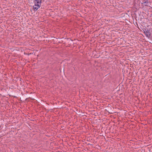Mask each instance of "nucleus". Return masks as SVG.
Wrapping results in <instances>:
<instances>
[{
  "mask_svg": "<svg viewBox=\"0 0 152 152\" xmlns=\"http://www.w3.org/2000/svg\"><path fill=\"white\" fill-rule=\"evenodd\" d=\"M41 0H34V5H36L37 6L39 5V6L40 7L41 4Z\"/></svg>",
  "mask_w": 152,
  "mask_h": 152,
  "instance_id": "nucleus-1",
  "label": "nucleus"
},
{
  "mask_svg": "<svg viewBox=\"0 0 152 152\" xmlns=\"http://www.w3.org/2000/svg\"><path fill=\"white\" fill-rule=\"evenodd\" d=\"M146 36L148 37H149L150 36V34L148 31H146L145 33Z\"/></svg>",
  "mask_w": 152,
  "mask_h": 152,
  "instance_id": "nucleus-3",
  "label": "nucleus"
},
{
  "mask_svg": "<svg viewBox=\"0 0 152 152\" xmlns=\"http://www.w3.org/2000/svg\"><path fill=\"white\" fill-rule=\"evenodd\" d=\"M40 7L39 5L37 6L36 4L34 5L33 7V8L34 11H36Z\"/></svg>",
  "mask_w": 152,
  "mask_h": 152,
  "instance_id": "nucleus-2",
  "label": "nucleus"
}]
</instances>
